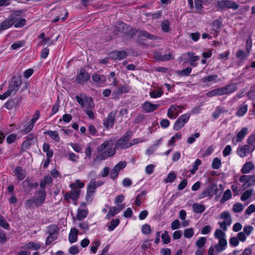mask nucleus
<instances>
[{"label": "nucleus", "mask_w": 255, "mask_h": 255, "mask_svg": "<svg viewBox=\"0 0 255 255\" xmlns=\"http://www.w3.org/2000/svg\"><path fill=\"white\" fill-rule=\"evenodd\" d=\"M214 237L218 240V243L215 245V249L217 252L220 253L224 251L227 246L226 232L221 229H216L214 233Z\"/></svg>", "instance_id": "1"}, {"label": "nucleus", "mask_w": 255, "mask_h": 255, "mask_svg": "<svg viewBox=\"0 0 255 255\" xmlns=\"http://www.w3.org/2000/svg\"><path fill=\"white\" fill-rule=\"evenodd\" d=\"M114 141L109 140L105 141L98 148V153L104 158L113 156L115 153V148L113 147Z\"/></svg>", "instance_id": "2"}, {"label": "nucleus", "mask_w": 255, "mask_h": 255, "mask_svg": "<svg viewBox=\"0 0 255 255\" xmlns=\"http://www.w3.org/2000/svg\"><path fill=\"white\" fill-rule=\"evenodd\" d=\"M45 191L44 190L39 191L38 193H36V194H35L32 200H28L26 201V206H30L33 202L36 204L37 205H41L44 203L45 199Z\"/></svg>", "instance_id": "3"}, {"label": "nucleus", "mask_w": 255, "mask_h": 255, "mask_svg": "<svg viewBox=\"0 0 255 255\" xmlns=\"http://www.w3.org/2000/svg\"><path fill=\"white\" fill-rule=\"evenodd\" d=\"M239 181L244 188H247L255 185V175H243L240 176Z\"/></svg>", "instance_id": "4"}, {"label": "nucleus", "mask_w": 255, "mask_h": 255, "mask_svg": "<svg viewBox=\"0 0 255 255\" xmlns=\"http://www.w3.org/2000/svg\"><path fill=\"white\" fill-rule=\"evenodd\" d=\"M236 84H230L226 87L214 89L217 96H222L226 94H230L237 91Z\"/></svg>", "instance_id": "5"}, {"label": "nucleus", "mask_w": 255, "mask_h": 255, "mask_svg": "<svg viewBox=\"0 0 255 255\" xmlns=\"http://www.w3.org/2000/svg\"><path fill=\"white\" fill-rule=\"evenodd\" d=\"M254 231V228L251 225L245 226L243 228V231L240 232L237 234V238L241 242H245L247 237L249 236Z\"/></svg>", "instance_id": "6"}, {"label": "nucleus", "mask_w": 255, "mask_h": 255, "mask_svg": "<svg viewBox=\"0 0 255 255\" xmlns=\"http://www.w3.org/2000/svg\"><path fill=\"white\" fill-rule=\"evenodd\" d=\"M255 149L254 145L248 143L247 145L239 146L237 149V152L241 157L243 158L252 152Z\"/></svg>", "instance_id": "7"}, {"label": "nucleus", "mask_w": 255, "mask_h": 255, "mask_svg": "<svg viewBox=\"0 0 255 255\" xmlns=\"http://www.w3.org/2000/svg\"><path fill=\"white\" fill-rule=\"evenodd\" d=\"M190 116L189 114H185L179 117L174 124V130H178L182 128L189 121Z\"/></svg>", "instance_id": "8"}, {"label": "nucleus", "mask_w": 255, "mask_h": 255, "mask_svg": "<svg viewBox=\"0 0 255 255\" xmlns=\"http://www.w3.org/2000/svg\"><path fill=\"white\" fill-rule=\"evenodd\" d=\"M80 193L79 189L72 188V190L70 193H66L64 195V199L68 202L73 201L75 205H77L76 200L79 198Z\"/></svg>", "instance_id": "9"}, {"label": "nucleus", "mask_w": 255, "mask_h": 255, "mask_svg": "<svg viewBox=\"0 0 255 255\" xmlns=\"http://www.w3.org/2000/svg\"><path fill=\"white\" fill-rule=\"evenodd\" d=\"M217 7L219 9L232 8L237 9L239 6L235 2L229 0H222L218 2Z\"/></svg>", "instance_id": "10"}, {"label": "nucleus", "mask_w": 255, "mask_h": 255, "mask_svg": "<svg viewBox=\"0 0 255 255\" xmlns=\"http://www.w3.org/2000/svg\"><path fill=\"white\" fill-rule=\"evenodd\" d=\"M183 107L177 105H172L167 111V116L171 119H175L182 112Z\"/></svg>", "instance_id": "11"}, {"label": "nucleus", "mask_w": 255, "mask_h": 255, "mask_svg": "<svg viewBox=\"0 0 255 255\" xmlns=\"http://www.w3.org/2000/svg\"><path fill=\"white\" fill-rule=\"evenodd\" d=\"M21 85V81L13 78L10 83L7 92L10 95H14L16 94Z\"/></svg>", "instance_id": "12"}, {"label": "nucleus", "mask_w": 255, "mask_h": 255, "mask_svg": "<svg viewBox=\"0 0 255 255\" xmlns=\"http://www.w3.org/2000/svg\"><path fill=\"white\" fill-rule=\"evenodd\" d=\"M89 74L83 69H81L77 73L76 82L78 84H83L87 82L90 79Z\"/></svg>", "instance_id": "13"}, {"label": "nucleus", "mask_w": 255, "mask_h": 255, "mask_svg": "<svg viewBox=\"0 0 255 255\" xmlns=\"http://www.w3.org/2000/svg\"><path fill=\"white\" fill-rule=\"evenodd\" d=\"M22 13L21 10L15 11L11 15H15V19L14 20V26L16 28L22 27L25 24L26 20L24 18H19Z\"/></svg>", "instance_id": "14"}, {"label": "nucleus", "mask_w": 255, "mask_h": 255, "mask_svg": "<svg viewBox=\"0 0 255 255\" xmlns=\"http://www.w3.org/2000/svg\"><path fill=\"white\" fill-rule=\"evenodd\" d=\"M15 17V15L11 14L8 18L2 21L0 24V31L4 30L10 28L14 23Z\"/></svg>", "instance_id": "15"}, {"label": "nucleus", "mask_w": 255, "mask_h": 255, "mask_svg": "<svg viewBox=\"0 0 255 255\" xmlns=\"http://www.w3.org/2000/svg\"><path fill=\"white\" fill-rule=\"evenodd\" d=\"M129 137L124 136L119 139L116 144L117 148H127L131 146L129 140Z\"/></svg>", "instance_id": "16"}, {"label": "nucleus", "mask_w": 255, "mask_h": 255, "mask_svg": "<svg viewBox=\"0 0 255 255\" xmlns=\"http://www.w3.org/2000/svg\"><path fill=\"white\" fill-rule=\"evenodd\" d=\"M248 133V128L246 127L243 128L239 131L237 133L236 136V142L234 140H233V143L234 145H236L237 143L241 141L245 137V136Z\"/></svg>", "instance_id": "17"}, {"label": "nucleus", "mask_w": 255, "mask_h": 255, "mask_svg": "<svg viewBox=\"0 0 255 255\" xmlns=\"http://www.w3.org/2000/svg\"><path fill=\"white\" fill-rule=\"evenodd\" d=\"M159 106V104H155L146 101L143 104L142 108L146 112L150 113L157 109Z\"/></svg>", "instance_id": "18"}, {"label": "nucleus", "mask_w": 255, "mask_h": 255, "mask_svg": "<svg viewBox=\"0 0 255 255\" xmlns=\"http://www.w3.org/2000/svg\"><path fill=\"white\" fill-rule=\"evenodd\" d=\"M116 113L115 112H111L108 116L106 121L104 122V126L107 128H109L113 126Z\"/></svg>", "instance_id": "19"}, {"label": "nucleus", "mask_w": 255, "mask_h": 255, "mask_svg": "<svg viewBox=\"0 0 255 255\" xmlns=\"http://www.w3.org/2000/svg\"><path fill=\"white\" fill-rule=\"evenodd\" d=\"M124 208V205L119 207H114L110 208L108 214L106 216V218L109 219L115 216L116 215L120 213V211L122 210Z\"/></svg>", "instance_id": "20"}, {"label": "nucleus", "mask_w": 255, "mask_h": 255, "mask_svg": "<svg viewBox=\"0 0 255 255\" xmlns=\"http://www.w3.org/2000/svg\"><path fill=\"white\" fill-rule=\"evenodd\" d=\"M44 134L49 136L51 139L55 142H59L60 141V136L57 130H48L44 132Z\"/></svg>", "instance_id": "21"}, {"label": "nucleus", "mask_w": 255, "mask_h": 255, "mask_svg": "<svg viewBox=\"0 0 255 255\" xmlns=\"http://www.w3.org/2000/svg\"><path fill=\"white\" fill-rule=\"evenodd\" d=\"M215 192H213V188L212 187L210 186L207 187L205 190L203 191L199 195V199H203L206 197H211Z\"/></svg>", "instance_id": "22"}, {"label": "nucleus", "mask_w": 255, "mask_h": 255, "mask_svg": "<svg viewBox=\"0 0 255 255\" xmlns=\"http://www.w3.org/2000/svg\"><path fill=\"white\" fill-rule=\"evenodd\" d=\"M41 244L39 242H30L24 245V249L38 251L41 248Z\"/></svg>", "instance_id": "23"}, {"label": "nucleus", "mask_w": 255, "mask_h": 255, "mask_svg": "<svg viewBox=\"0 0 255 255\" xmlns=\"http://www.w3.org/2000/svg\"><path fill=\"white\" fill-rule=\"evenodd\" d=\"M254 169V164L252 162H248L243 165L241 169V172L244 174H248Z\"/></svg>", "instance_id": "24"}, {"label": "nucleus", "mask_w": 255, "mask_h": 255, "mask_svg": "<svg viewBox=\"0 0 255 255\" xmlns=\"http://www.w3.org/2000/svg\"><path fill=\"white\" fill-rule=\"evenodd\" d=\"M211 0H195L196 12H200L202 9V4H207L210 2Z\"/></svg>", "instance_id": "25"}, {"label": "nucleus", "mask_w": 255, "mask_h": 255, "mask_svg": "<svg viewBox=\"0 0 255 255\" xmlns=\"http://www.w3.org/2000/svg\"><path fill=\"white\" fill-rule=\"evenodd\" d=\"M111 57L117 60H122L127 57V53L124 51H115L111 53Z\"/></svg>", "instance_id": "26"}, {"label": "nucleus", "mask_w": 255, "mask_h": 255, "mask_svg": "<svg viewBox=\"0 0 255 255\" xmlns=\"http://www.w3.org/2000/svg\"><path fill=\"white\" fill-rule=\"evenodd\" d=\"M14 175L19 180H23L25 177V172L20 167H17L15 169Z\"/></svg>", "instance_id": "27"}, {"label": "nucleus", "mask_w": 255, "mask_h": 255, "mask_svg": "<svg viewBox=\"0 0 255 255\" xmlns=\"http://www.w3.org/2000/svg\"><path fill=\"white\" fill-rule=\"evenodd\" d=\"M78 230L72 228L69 235V241L71 243H74L77 240Z\"/></svg>", "instance_id": "28"}, {"label": "nucleus", "mask_w": 255, "mask_h": 255, "mask_svg": "<svg viewBox=\"0 0 255 255\" xmlns=\"http://www.w3.org/2000/svg\"><path fill=\"white\" fill-rule=\"evenodd\" d=\"M220 218L228 225L232 224V218L229 212H223L221 213Z\"/></svg>", "instance_id": "29"}, {"label": "nucleus", "mask_w": 255, "mask_h": 255, "mask_svg": "<svg viewBox=\"0 0 255 255\" xmlns=\"http://www.w3.org/2000/svg\"><path fill=\"white\" fill-rule=\"evenodd\" d=\"M248 108L247 105L244 104L240 105L236 112V115L239 117L244 116L247 112Z\"/></svg>", "instance_id": "30"}, {"label": "nucleus", "mask_w": 255, "mask_h": 255, "mask_svg": "<svg viewBox=\"0 0 255 255\" xmlns=\"http://www.w3.org/2000/svg\"><path fill=\"white\" fill-rule=\"evenodd\" d=\"M207 242L206 237H201L196 241L195 243L197 249L204 250V246Z\"/></svg>", "instance_id": "31"}, {"label": "nucleus", "mask_w": 255, "mask_h": 255, "mask_svg": "<svg viewBox=\"0 0 255 255\" xmlns=\"http://www.w3.org/2000/svg\"><path fill=\"white\" fill-rule=\"evenodd\" d=\"M129 91V89L127 86H121L118 88L116 90L113 92V95L117 97L118 96L123 94L126 93Z\"/></svg>", "instance_id": "32"}, {"label": "nucleus", "mask_w": 255, "mask_h": 255, "mask_svg": "<svg viewBox=\"0 0 255 255\" xmlns=\"http://www.w3.org/2000/svg\"><path fill=\"white\" fill-rule=\"evenodd\" d=\"M205 210V207L203 204L194 203L193 204V210L196 213H201Z\"/></svg>", "instance_id": "33"}, {"label": "nucleus", "mask_w": 255, "mask_h": 255, "mask_svg": "<svg viewBox=\"0 0 255 255\" xmlns=\"http://www.w3.org/2000/svg\"><path fill=\"white\" fill-rule=\"evenodd\" d=\"M218 76L216 75H212L203 78L201 79L202 82L206 83L209 82L215 83L218 81Z\"/></svg>", "instance_id": "34"}, {"label": "nucleus", "mask_w": 255, "mask_h": 255, "mask_svg": "<svg viewBox=\"0 0 255 255\" xmlns=\"http://www.w3.org/2000/svg\"><path fill=\"white\" fill-rule=\"evenodd\" d=\"M92 79L95 82L101 83H104L106 80L104 75H100L98 74H94L92 76Z\"/></svg>", "instance_id": "35"}, {"label": "nucleus", "mask_w": 255, "mask_h": 255, "mask_svg": "<svg viewBox=\"0 0 255 255\" xmlns=\"http://www.w3.org/2000/svg\"><path fill=\"white\" fill-rule=\"evenodd\" d=\"M232 195L231 191L230 189H227L223 194V197L220 200V203L222 204L224 203L231 198Z\"/></svg>", "instance_id": "36"}, {"label": "nucleus", "mask_w": 255, "mask_h": 255, "mask_svg": "<svg viewBox=\"0 0 255 255\" xmlns=\"http://www.w3.org/2000/svg\"><path fill=\"white\" fill-rule=\"evenodd\" d=\"M59 230V228L56 225H51L48 227L49 234L53 236H57Z\"/></svg>", "instance_id": "37"}, {"label": "nucleus", "mask_w": 255, "mask_h": 255, "mask_svg": "<svg viewBox=\"0 0 255 255\" xmlns=\"http://www.w3.org/2000/svg\"><path fill=\"white\" fill-rule=\"evenodd\" d=\"M88 211L87 209H79L77 214V219L79 220L86 218L88 215Z\"/></svg>", "instance_id": "38"}, {"label": "nucleus", "mask_w": 255, "mask_h": 255, "mask_svg": "<svg viewBox=\"0 0 255 255\" xmlns=\"http://www.w3.org/2000/svg\"><path fill=\"white\" fill-rule=\"evenodd\" d=\"M43 150L46 153V156L48 158H50L53 156V151L50 149V146L48 143H44L43 144Z\"/></svg>", "instance_id": "39"}, {"label": "nucleus", "mask_w": 255, "mask_h": 255, "mask_svg": "<svg viewBox=\"0 0 255 255\" xmlns=\"http://www.w3.org/2000/svg\"><path fill=\"white\" fill-rule=\"evenodd\" d=\"M87 97L83 94H81L78 96H76V99L77 102L78 103L79 105H81L82 108L84 107L85 99L87 98Z\"/></svg>", "instance_id": "40"}, {"label": "nucleus", "mask_w": 255, "mask_h": 255, "mask_svg": "<svg viewBox=\"0 0 255 255\" xmlns=\"http://www.w3.org/2000/svg\"><path fill=\"white\" fill-rule=\"evenodd\" d=\"M85 100L84 107L85 108V109L90 108L95 109V105L91 98L87 97L85 99Z\"/></svg>", "instance_id": "41"}, {"label": "nucleus", "mask_w": 255, "mask_h": 255, "mask_svg": "<svg viewBox=\"0 0 255 255\" xmlns=\"http://www.w3.org/2000/svg\"><path fill=\"white\" fill-rule=\"evenodd\" d=\"M120 224V220L118 219L112 220L108 225L110 231H113Z\"/></svg>", "instance_id": "42"}, {"label": "nucleus", "mask_w": 255, "mask_h": 255, "mask_svg": "<svg viewBox=\"0 0 255 255\" xmlns=\"http://www.w3.org/2000/svg\"><path fill=\"white\" fill-rule=\"evenodd\" d=\"M102 184H103L102 182H100V183H98V185H97V183L95 181H92L89 183V184L88 186L87 191H91V192L92 191L93 193H94L95 189L98 186L101 185Z\"/></svg>", "instance_id": "43"}, {"label": "nucleus", "mask_w": 255, "mask_h": 255, "mask_svg": "<svg viewBox=\"0 0 255 255\" xmlns=\"http://www.w3.org/2000/svg\"><path fill=\"white\" fill-rule=\"evenodd\" d=\"M101 245V242L98 240H95L93 241V245L90 247V251L94 254L96 253L97 250Z\"/></svg>", "instance_id": "44"}, {"label": "nucleus", "mask_w": 255, "mask_h": 255, "mask_svg": "<svg viewBox=\"0 0 255 255\" xmlns=\"http://www.w3.org/2000/svg\"><path fill=\"white\" fill-rule=\"evenodd\" d=\"M34 125L32 124L30 122H28L24 125L23 128L21 130L23 133H26L29 132L33 128Z\"/></svg>", "instance_id": "45"}, {"label": "nucleus", "mask_w": 255, "mask_h": 255, "mask_svg": "<svg viewBox=\"0 0 255 255\" xmlns=\"http://www.w3.org/2000/svg\"><path fill=\"white\" fill-rule=\"evenodd\" d=\"M176 178V174L173 172H170L164 181L165 183H172Z\"/></svg>", "instance_id": "46"}, {"label": "nucleus", "mask_w": 255, "mask_h": 255, "mask_svg": "<svg viewBox=\"0 0 255 255\" xmlns=\"http://www.w3.org/2000/svg\"><path fill=\"white\" fill-rule=\"evenodd\" d=\"M194 234V231L193 228H190L185 229L183 232L184 237L186 238H191Z\"/></svg>", "instance_id": "47"}, {"label": "nucleus", "mask_w": 255, "mask_h": 255, "mask_svg": "<svg viewBox=\"0 0 255 255\" xmlns=\"http://www.w3.org/2000/svg\"><path fill=\"white\" fill-rule=\"evenodd\" d=\"M85 183L84 182H81L80 180H76L75 183H71L70 185V187L71 188L78 189L82 188L84 187Z\"/></svg>", "instance_id": "48"}, {"label": "nucleus", "mask_w": 255, "mask_h": 255, "mask_svg": "<svg viewBox=\"0 0 255 255\" xmlns=\"http://www.w3.org/2000/svg\"><path fill=\"white\" fill-rule=\"evenodd\" d=\"M162 30L164 32H169L170 30V22L167 20H164L161 25Z\"/></svg>", "instance_id": "49"}, {"label": "nucleus", "mask_w": 255, "mask_h": 255, "mask_svg": "<svg viewBox=\"0 0 255 255\" xmlns=\"http://www.w3.org/2000/svg\"><path fill=\"white\" fill-rule=\"evenodd\" d=\"M221 165V160L218 158H215L213 159L212 162V167L214 169H219Z\"/></svg>", "instance_id": "50"}, {"label": "nucleus", "mask_w": 255, "mask_h": 255, "mask_svg": "<svg viewBox=\"0 0 255 255\" xmlns=\"http://www.w3.org/2000/svg\"><path fill=\"white\" fill-rule=\"evenodd\" d=\"M201 160L199 159H196L193 167L190 170V173L191 174H195L196 170L198 169L199 166L201 164Z\"/></svg>", "instance_id": "51"}, {"label": "nucleus", "mask_w": 255, "mask_h": 255, "mask_svg": "<svg viewBox=\"0 0 255 255\" xmlns=\"http://www.w3.org/2000/svg\"><path fill=\"white\" fill-rule=\"evenodd\" d=\"M161 239L163 243L164 244H168L170 242V239L169 235L168 234V232L167 231H165L164 233L161 235Z\"/></svg>", "instance_id": "52"}, {"label": "nucleus", "mask_w": 255, "mask_h": 255, "mask_svg": "<svg viewBox=\"0 0 255 255\" xmlns=\"http://www.w3.org/2000/svg\"><path fill=\"white\" fill-rule=\"evenodd\" d=\"M253 193L252 190H248L246 191L242 195L241 199L243 201H245L248 199Z\"/></svg>", "instance_id": "53"}, {"label": "nucleus", "mask_w": 255, "mask_h": 255, "mask_svg": "<svg viewBox=\"0 0 255 255\" xmlns=\"http://www.w3.org/2000/svg\"><path fill=\"white\" fill-rule=\"evenodd\" d=\"M141 232L143 234H149L151 232L150 226L148 224H144L142 226Z\"/></svg>", "instance_id": "54"}, {"label": "nucleus", "mask_w": 255, "mask_h": 255, "mask_svg": "<svg viewBox=\"0 0 255 255\" xmlns=\"http://www.w3.org/2000/svg\"><path fill=\"white\" fill-rule=\"evenodd\" d=\"M126 162L120 161L114 167V168L117 171L119 172L121 170L124 169L126 166Z\"/></svg>", "instance_id": "55"}, {"label": "nucleus", "mask_w": 255, "mask_h": 255, "mask_svg": "<svg viewBox=\"0 0 255 255\" xmlns=\"http://www.w3.org/2000/svg\"><path fill=\"white\" fill-rule=\"evenodd\" d=\"M200 136V133L199 132L196 133L193 135H191L187 139V142L189 144L194 143L196 139Z\"/></svg>", "instance_id": "56"}, {"label": "nucleus", "mask_w": 255, "mask_h": 255, "mask_svg": "<svg viewBox=\"0 0 255 255\" xmlns=\"http://www.w3.org/2000/svg\"><path fill=\"white\" fill-rule=\"evenodd\" d=\"M181 138V134L179 133H176L174 136L171 137L169 141V144L170 145H174L176 140L180 139Z\"/></svg>", "instance_id": "57"}, {"label": "nucleus", "mask_w": 255, "mask_h": 255, "mask_svg": "<svg viewBox=\"0 0 255 255\" xmlns=\"http://www.w3.org/2000/svg\"><path fill=\"white\" fill-rule=\"evenodd\" d=\"M229 54V51H227L225 52L220 53L218 55V59L222 61H226L228 59Z\"/></svg>", "instance_id": "58"}, {"label": "nucleus", "mask_w": 255, "mask_h": 255, "mask_svg": "<svg viewBox=\"0 0 255 255\" xmlns=\"http://www.w3.org/2000/svg\"><path fill=\"white\" fill-rule=\"evenodd\" d=\"M212 227L210 225H206L203 227L201 231L202 235L209 234L212 231Z\"/></svg>", "instance_id": "59"}, {"label": "nucleus", "mask_w": 255, "mask_h": 255, "mask_svg": "<svg viewBox=\"0 0 255 255\" xmlns=\"http://www.w3.org/2000/svg\"><path fill=\"white\" fill-rule=\"evenodd\" d=\"M239 241L237 237H234L230 239L229 244L232 247H237L239 244Z\"/></svg>", "instance_id": "60"}, {"label": "nucleus", "mask_w": 255, "mask_h": 255, "mask_svg": "<svg viewBox=\"0 0 255 255\" xmlns=\"http://www.w3.org/2000/svg\"><path fill=\"white\" fill-rule=\"evenodd\" d=\"M236 56L242 60H244L248 56V54H246L243 50H239L237 52Z\"/></svg>", "instance_id": "61"}, {"label": "nucleus", "mask_w": 255, "mask_h": 255, "mask_svg": "<svg viewBox=\"0 0 255 255\" xmlns=\"http://www.w3.org/2000/svg\"><path fill=\"white\" fill-rule=\"evenodd\" d=\"M24 42L23 41H18L13 43L11 45V48L12 49H17L23 46L24 45Z\"/></svg>", "instance_id": "62"}, {"label": "nucleus", "mask_w": 255, "mask_h": 255, "mask_svg": "<svg viewBox=\"0 0 255 255\" xmlns=\"http://www.w3.org/2000/svg\"><path fill=\"white\" fill-rule=\"evenodd\" d=\"M243 210V206L240 203H236L233 205V210L235 212H240Z\"/></svg>", "instance_id": "63"}, {"label": "nucleus", "mask_w": 255, "mask_h": 255, "mask_svg": "<svg viewBox=\"0 0 255 255\" xmlns=\"http://www.w3.org/2000/svg\"><path fill=\"white\" fill-rule=\"evenodd\" d=\"M31 141L32 140L30 138H28L25 140L21 145V148L22 149L26 150L28 149L31 144Z\"/></svg>", "instance_id": "64"}]
</instances>
